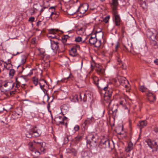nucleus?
I'll use <instances>...</instances> for the list:
<instances>
[{
    "mask_svg": "<svg viewBox=\"0 0 158 158\" xmlns=\"http://www.w3.org/2000/svg\"><path fill=\"white\" fill-rule=\"evenodd\" d=\"M94 82L99 88L103 89L106 91L104 95V101L108 104V106H109L112 100V94L113 89L111 88L108 89V85H107L106 86H99L98 85V82L99 79L97 77H94Z\"/></svg>",
    "mask_w": 158,
    "mask_h": 158,
    "instance_id": "obj_1",
    "label": "nucleus"
},
{
    "mask_svg": "<svg viewBox=\"0 0 158 158\" xmlns=\"http://www.w3.org/2000/svg\"><path fill=\"white\" fill-rule=\"evenodd\" d=\"M43 143L39 142L38 140L33 141V142L29 143V149L31 151L33 154H35L37 156L40 155V152L36 149V148L38 147L40 149L41 151L44 152V148L42 147Z\"/></svg>",
    "mask_w": 158,
    "mask_h": 158,
    "instance_id": "obj_2",
    "label": "nucleus"
},
{
    "mask_svg": "<svg viewBox=\"0 0 158 158\" xmlns=\"http://www.w3.org/2000/svg\"><path fill=\"white\" fill-rule=\"evenodd\" d=\"M114 143L109 139H102L98 145V147L101 148L110 149L112 150L114 148Z\"/></svg>",
    "mask_w": 158,
    "mask_h": 158,
    "instance_id": "obj_3",
    "label": "nucleus"
},
{
    "mask_svg": "<svg viewBox=\"0 0 158 158\" xmlns=\"http://www.w3.org/2000/svg\"><path fill=\"white\" fill-rule=\"evenodd\" d=\"M117 80L115 81L117 85H122L126 88L129 87V83L128 81L124 77L118 76L117 77Z\"/></svg>",
    "mask_w": 158,
    "mask_h": 158,
    "instance_id": "obj_4",
    "label": "nucleus"
},
{
    "mask_svg": "<svg viewBox=\"0 0 158 158\" xmlns=\"http://www.w3.org/2000/svg\"><path fill=\"white\" fill-rule=\"evenodd\" d=\"M91 139H87V145L89 148H95L97 145V142L98 139V136L97 135L90 136Z\"/></svg>",
    "mask_w": 158,
    "mask_h": 158,
    "instance_id": "obj_5",
    "label": "nucleus"
},
{
    "mask_svg": "<svg viewBox=\"0 0 158 158\" xmlns=\"http://www.w3.org/2000/svg\"><path fill=\"white\" fill-rule=\"evenodd\" d=\"M118 6H115L111 7L113 10L115 24L116 26H118L120 25L121 20L117 10Z\"/></svg>",
    "mask_w": 158,
    "mask_h": 158,
    "instance_id": "obj_6",
    "label": "nucleus"
},
{
    "mask_svg": "<svg viewBox=\"0 0 158 158\" xmlns=\"http://www.w3.org/2000/svg\"><path fill=\"white\" fill-rule=\"evenodd\" d=\"M148 146L152 149H153V151H157L158 149V140L157 141H152L150 139H148L145 141Z\"/></svg>",
    "mask_w": 158,
    "mask_h": 158,
    "instance_id": "obj_7",
    "label": "nucleus"
},
{
    "mask_svg": "<svg viewBox=\"0 0 158 158\" xmlns=\"http://www.w3.org/2000/svg\"><path fill=\"white\" fill-rule=\"evenodd\" d=\"M2 84L1 87L3 86L6 88V89L5 90V91L11 90L12 89L14 85V83L12 81H7L2 82Z\"/></svg>",
    "mask_w": 158,
    "mask_h": 158,
    "instance_id": "obj_8",
    "label": "nucleus"
},
{
    "mask_svg": "<svg viewBox=\"0 0 158 158\" xmlns=\"http://www.w3.org/2000/svg\"><path fill=\"white\" fill-rule=\"evenodd\" d=\"M88 7L89 5L87 3H84L82 6H80L73 14L79 11L80 13L84 14L87 10Z\"/></svg>",
    "mask_w": 158,
    "mask_h": 158,
    "instance_id": "obj_9",
    "label": "nucleus"
},
{
    "mask_svg": "<svg viewBox=\"0 0 158 158\" xmlns=\"http://www.w3.org/2000/svg\"><path fill=\"white\" fill-rule=\"evenodd\" d=\"M80 48L79 45H76L71 48V50L69 51L70 55L72 56H76L78 55L77 50H79Z\"/></svg>",
    "mask_w": 158,
    "mask_h": 158,
    "instance_id": "obj_10",
    "label": "nucleus"
},
{
    "mask_svg": "<svg viewBox=\"0 0 158 158\" xmlns=\"http://www.w3.org/2000/svg\"><path fill=\"white\" fill-rule=\"evenodd\" d=\"M100 33V35L101 36L102 38L103 36V33L101 31V30L100 31H96V34H95V36L94 37H93L91 36L89 40V43L91 44L94 45L95 43L97 42V38H96L97 35V34L98 33Z\"/></svg>",
    "mask_w": 158,
    "mask_h": 158,
    "instance_id": "obj_11",
    "label": "nucleus"
},
{
    "mask_svg": "<svg viewBox=\"0 0 158 158\" xmlns=\"http://www.w3.org/2000/svg\"><path fill=\"white\" fill-rule=\"evenodd\" d=\"M49 57L47 56L44 55L43 57V62H42V64H44V69H46L50 66V60L49 59Z\"/></svg>",
    "mask_w": 158,
    "mask_h": 158,
    "instance_id": "obj_12",
    "label": "nucleus"
},
{
    "mask_svg": "<svg viewBox=\"0 0 158 158\" xmlns=\"http://www.w3.org/2000/svg\"><path fill=\"white\" fill-rule=\"evenodd\" d=\"M69 108V105L68 104H64L61 107V113L63 115L68 113Z\"/></svg>",
    "mask_w": 158,
    "mask_h": 158,
    "instance_id": "obj_13",
    "label": "nucleus"
},
{
    "mask_svg": "<svg viewBox=\"0 0 158 158\" xmlns=\"http://www.w3.org/2000/svg\"><path fill=\"white\" fill-rule=\"evenodd\" d=\"M83 136L82 135H78L77 137L71 140V145L75 146L81 140Z\"/></svg>",
    "mask_w": 158,
    "mask_h": 158,
    "instance_id": "obj_14",
    "label": "nucleus"
},
{
    "mask_svg": "<svg viewBox=\"0 0 158 158\" xmlns=\"http://www.w3.org/2000/svg\"><path fill=\"white\" fill-rule=\"evenodd\" d=\"M96 71L97 73L100 76H103L105 74L104 69L102 66L99 64L96 65Z\"/></svg>",
    "mask_w": 158,
    "mask_h": 158,
    "instance_id": "obj_15",
    "label": "nucleus"
},
{
    "mask_svg": "<svg viewBox=\"0 0 158 158\" xmlns=\"http://www.w3.org/2000/svg\"><path fill=\"white\" fill-rule=\"evenodd\" d=\"M92 156V153L89 151H82L81 153L82 158H90Z\"/></svg>",
    "mask_w": 158,
    "mask_h": 158,
    "instance_id": "obj_16",
    "label": "nucleus"
},
{
    "mask_svg": "<svg viewBox=\"0 0 158 158\" xmlns=\"http://www.w3.org/2000/svg\"><path fill=\"white\" fill-rule=\"evenodd\" d=\"M50 41L52 49L54 51H56L59 48L58 42L52 40Z\"/></svg>",
    "mask_w": 158,
    "mask_h": 158,
    "instance_id": "obj_17",
    "label": "nucleus"
},
{
    "mask_svg": "<svg viewBox=\"0 0 158 158\" xmlns=\"http://www.w3.org/2000/svg\"><path fill=\"white\" fill-rule=\"evenodd\" d=\"M148 100L152 102H153L156 100V96L155 95L151 92H148L146 94Z\"/></svg>",
    "mask_w": 158,
    "mask_h": 158,
    "instance_id": "obj_18",
    "label": "nucleus"
},
{
    "mask_svg": "<svg viewBox=\"0 0 158 158\" xmlns=\"http://www.w3.org/2000/svg\"><path fill=\"white\" fill-rule=\"evenodd\" d=\"M123 46L127 52H131L133 49L132 44L130 42H129L128 41L127 43L124 45Z\"/></svg>",
    "mask_w": 158,
    "mask_h": 158,
    "instance_id": "obj_19",
    "label": "nucleus"
},
{
    "mask_svg": "<svg viewBox=\"0 0 158 158\" xmlns=\"http://www.w3.org/2000/svg\"><path fill=\"white\" fill-rule=\"evenodd\" d=\"M36 127H35L32 129V132L33 137H38L40 136L41 133L40 131V130L36 129Z\"/></svg>",
    "mask_w": 158,
    "mask_h": 158,
    "instance_id": "obj_20",
    "label": "nucleus"
},
{
    "mask_svg": "<svg viewBox=\"0 0 158 158\" xmlns=\"http://www.w3.org/2000/svg\"><path fill=\"white\" fill-rule=\"evenodd\" d=\"M80 100V101L85 102L87 100L86 94L85 93L83 92L79 94Z\"/></svg>",
    "mask_w": 158,
    "mask_h": 158,
    "instance_id": "obj_21",
    "label": "nucleus"
},
{
    "mask_svg": "<svg viewBox=\"0 0 158 158\" xmlns=\"http://www.w3.org/2000/svg\"><path fill=\"white\" fill-rule=\"evenodd\" d=\"M147 123V121L146 120L139 121L137 125L141 130L142 128L146 126Z\"/></svg>",
    "mask_w": 158,
    "mask_h": 158,
    "instance_id": "obj_22",
    "label": "nucleus"
},
{
    "mask_svg": "<svg viewBox=\"0 0 158 158\" xmlns=\"http://www.w3.org/2000/svg\"><path fill=\"white\" fill-rule=\"evenodd\" d=\"M39 83L40 88L43 89L45 86V84L47 82L44 80L42 79L39 80Z\"/></svg>",
    "mask_w": 158,
    "mask_h": 158,
    "instance_id": "obj_23",
    "label": "nucleus"
},
{
    "mask_svg": "<svg viewBox=\"0 0 158 158\" xmlns=\"http://www.w3.org/2000/svg\"><path fill=\"white\" fill-rule=\"evenodd\" d=\"M118 106L117 105H113L111 108V111L113 115H115L117 110Z\"/></svg>",
    "mask_w": 158,
    "mask_h": 158,
    "instance_id": "obj_24",
    "label": "nucleus"
},
{
    "mask_svg": "<svg viewBox=\"0 0 158 158\" xmlns=\"http://www.w3.org/2000/svg\"><path fill=\"white\" fill-rule=\"evenodd\" d=\"M59 13L58 12L54 13L53 12H52L50 17L51 19H52V18L55 19H57L59 17Z\"/></svg>",
    "mask_w": 158,
    "mask_h": 158,
    "instance_id": "obj_25",
    "label": "nucleus"
},
{
    "mask_svg": "<svg viewBox=\"0 0 158 158\" xmlns=\"http://www.w3.org/2000/svg\"><path fill=\"white\" fill-rule=\"evenodd\" d=\"M3 65L4 67L8 70L10 69V68H11L12 66L11 64H8L6 61L4 62Z\"/></svg>",
    "mask_w": 158,
    "mask_h": 158,
    "instance_id": "obj_26",
    "label": "nucleus"
},
{
    "mask_svg": "<svg viewBox=\"0 0 158 158\" xmlns=\"http://www.w3.org/2000/svg\"><path fill=\"white\" fill-rule=\"evenodd\" d=\"M133 148V144L132 143H129L128 145L127 148L126 149L127 152H129Z\"/></svg>",
    "mask_w": 158,
    "mask_h": 158,
    "instance_id": "obj_27",
    "label": "nucleus"
},
{
    "mask_svg": "<svg viewBox=\"0 0 158 158\" xmlns=\"http://www.w3.org/2000/svg\"><path fill=\"white\" fill-rule=\"evenodd\" d=\"M112 3L110 4L111 7L118 6V0H112Z\"/></svg>",
    "mask_w": 158,
    "mask_h": 158,
    "instance_id": "obj_28",
    "label": "nucleus"
},
{
    "mask_svg": "<svg viewBox=\"0 0 158 158\" xmlns=\"http://www.w3.org/2000/svg\"><path fill=\"white\" fill-rule=\"evenodd\" d=\"M149 33L151 34H152V35H149V37H150L152 40L153 41H155V40L156 39V36L152 32H150Z\"/></svg>",
    "mask_w": 158,
    "mask_h": 158,
    "instance_id": "obj_29",
    "label": "nucleus"
},
{
    "mask_svg": "<svg viewBox=\"0 0 158 158\" xmlns=\"http://www.w3.org/2000/svg\"><path fill=\"white\" fill-rule=\"evenodd\" d=\"M19 80L21 82H23L24 81H26L27 78L25 76H21L18 77Z\"/></svg>",
    "mask_w": 158,
    "mask_h": 158,
    "instance_id": "obj_30",
    "label": "nucleus"
},
{
    "mask_svg": "<svg viewBox=\"0 0 158 158\" xmlns=\"http://www.w3.org/2000/svg\"><path fill=\"white\" fill-rule=\"evenodd\" d=\"M69 36L68 35H65L63 36L62 38V41L64 43L66 42L67 40L69 38Z\"/></svg>",
    "mask_w": 158,
    "mask_h": 158,
    "instance_id": "obj_31",
    "label": "nucleus"
},
{
    "mask_svg": "<svg viewBox=\"0 0 158 158\" xmlns=\"http://www.w3.org/2000/svg\"><path fill=\"white\" fill-rule=\"evenodd\" d=\"M26 135L28 138H31L33 136L32 130L30 131L27 132L26 134Z\"/></svg>",
    "mask_w": 158,
    "mask_h": 158,
    "instance_id": "obj_32",
    "label": "nucleus"
},
{
    "mask_svg": "<svg viewBox=\"0 0 158 158\" xmlns=\"http://www.w3.org/2000/svg\"><path fill=\"white\" fill-rule=\"evenodd\" d=\"M71 136H67L66 137H65L64 138V143L65 144L67 143L68 142L69 140H70V138H71Z\"/></svg>",
    "mask_w": 158,
    "mask_h": 158,
    "instance_id": "obj_33",
    "label": "nucleus"
},
{
    "mask_svg": "<svg viewBox=\"0 0 158 158\" xmlns=\"http://www.w3.org/2000/svg\"><path fill=\"white\" fill-rule=\"evenodd\" d=\"M101 44V40H97V42L95 43L94 45L95 47H100Z\"/></svg>",
    "mask_w": 158,
    "mask_h": 158,
    "instance_id": "obj_34",
    "label": "nucleus"
},
{
    "mask_svg": "<svg viewBox=\"0 0 158 158\" xmlns=\"http://www.w3.org/2000/svg\"><path fill=\"white\" fill-rule=\"evenodd\" d=\"M58 31V29L55 30L54 29H52L50 30L49 32L50 34L54 35L55 34H56Z\"/></svg>",
    "mask_w": 158,
    "mask_h": 158,
    "instance_id": "obj_35",
    "label": "nucleus"
},
{
    "mask_svg": "<svg viewBox=\"0 0 158 158\" xmlns=\"http://www.w3.org/2000/svg\"><path fill=\"white\" fill-rule=\"evenodd\" d=\"M139 90L142 92H144L146 91L147 88L144 87L143 86H141L139 88Z\"/></svg>",
    "mask_w": 158,
    "mask_h": 158,
    "instance_id": "obj_36",
    "label": "nucleus"
},
{
    "mask_svg": "<svg viewBox=\"0 0 158 158\" xmlns=\"http://www.w3.org/2000/svg\"><path fill=\"white\" fill-rule=\"evenodd\" d=\"M75 41L77 42H80L82 41V38L80 36H77L75 38Z\"/></svg>",
    "mask_w": 158,
    "mask_h": 158,
    "instance_id": "obj_37",
    "label": "nucleus"
},
{
    "mask_svg": "<svg viewBox=\"0 0 158 158\" xmlns=\"http://www.w3.org/2000/svg\"><path fill=\"white\" fill-rule=\"evenodd\" d=\"M33 81L34 84L36 86L38 83V81L37 78H36L35 77H33L32 79Z\"/></svg>",
    "mask_w": 158,
    "mask_h": 158,
    "instance_id": "obj_38",
    "label": "nucleus"
},
{
    "mask_svg": "<svg viewBox=\"0 0 158 158\" xmlns=\"http://www.w3.org/2000/svg\"><path fill=\"white\" fill-rule=\"evenodd\" d=\"M71 78H72L71 76H70V75L68 77L66 78H64L62 79L61 80V81L62 82H66L68 81V80L69 79H70Z\"/></svg>",
    "mask_w": 158,
    "mask_h": 158,
    "instance_id": "obj_39",
    "label": "nucleus"
},
{
    "mask_svg": "<svg viewBox=\"0 0 158 158\" xmlns=\"http://www.w3.org/2000/svg\"><path fill=\"white\" fill-rule=\"evenodd\" d=\"M47 9V7L46 6H43L42 7L40 10V14L38 15H41L42 13L45 10Z\"/></svg>",
    "mask_w": 158,
    "mask_h": 158,
    "instance_id": "obj_40",
    "label": "nucleus"
},
{
    "mask_svg": "<svg viewBox=\"0 0 158 158\" xmlns=\"http://www.w3.org/2000/svg\"><path fill=\"white\" fill-rule=\"evenodd\" d=\"M15 71L14 69H11L9 71V75L13 76L15 74Z\"/></svg>",
    "mask_w": 158,
    "mask_h": 158,
    "instance_id": "obj_41",
    "label": "nucleus"
},
{
    "mask_svg": "<svg viewBox=\"0 0 158 158\" xmlns=\"http://www.w3.org/2000/svg\"><path fill=\"white\" fill-rule=\"evenodd\" d=\"M69 153H73L74 155H75L77 153V151L74 149H71L69 150Z\"/></svg>",
    "mask_w": 158,
    "mask_h": 158,
    "instance_id": "obj_42",
    "label": "nucleus"
},
{
    "mask_svg": "<svg viewBox=\"0 0 158 158\" xmlns=\"http://www.w3.org/2000/svg\"><path fill=\"white\" fill-rule=\"evenodd\" d=\"M110 18L109 15H108L106 16L105 18L103 19V21L105 23H107L108 22V20Z\"/></svg>",
    "mask_w": 158,
    "mask_h": 158,
    "instance_id": "obj_43",
    "label": "nucleus"
},
{
    "mask_svg": "<svg viewBox=\"0 0 158 158\" xmlns=\"http://www.w3.org/2000/svg\"><path fill=\"white\" fill-rule=\"evenodd\" d=\"M118 64H119V65H120V64L121 65V66H119V67H122V66H123V64L122 63V61H121V59L120 58H118Z\"/></svg>",
    "mask_w": 158,
    "mask_h": 158,
    "instance_id": "obj_44",
    "label": "nucleus"
},
{
    "mask_svg": "<svg viewBox=\"0 0 158 158\" xmlns=\"http://www.w3.org/2000/svg\"><path fill=\"white\" fill-rule=\"evenodd\" d=\"M94 119V118H93V117L92 116L91 118H87L86 120L87 121H88L89 123H91L92 122H93V120Z\"/></svg>",
    "mask_w": 158,
    "mask_h": 158,
    "instance_id": "obj_45",
    "label": "nucleus"
},
{
    "mask_svg": "<svg viewBox=\"0 0 158 158\" xmlns=\"http://www.w3.org/2000/svg\"><path fill=\"white\" fill-rule=\"evenodd\" d=\"M80 128L79 126L78 125H76L74 128V130L75 131H78Z\"/></svg>",
    "mask_w": 158,
    "mask_h": 158,
    "instance_id": "obj_46",
    "label": "nucleus"
},
{
    "mask_svg": "<svg viewBox=\"0 0 158 158\" xmlns=\"http://www.w3.org/2000/svg\"><path fill=\"white\" fill-rule=\"evenodd\" d=\"M59 123L61 125H65L66 127H67V123L66 122L65 123L64 122V121L63 120L62 121H59Z\"/></svg>",
    "mask_w": 158,
    "mask_h": 158,
    "instance_id": "obj_47",
    "label": "nucleus"
},
{
    "mask_svg": "<svg viewBox=\"0 0 158 158\" xmlns=\"http://www.w3.org/2000/svg\"><path fill=\"white\" fill-rule=\"evenodd\" d=\"M91 123L88 121L85 120L84 122V124H85V126H86L87 125Z\"/></svg>",
    "mask_w": 158,
    "mask_h": 158,
    "instance_id": "obj_48",
    "label": "nucleus"
},
{
    "mask_svg": "<svg viewBox=\"0 0 158 158\" xmlns=\"http://www.w3.org/2000/svg\"><path fill=\"white\" fill-rule=\"evenodd\" d=\"M35 19V18L34 17H31L29 18L28 21H31V22H33L34 21Z\"/></svg>",
    "mask_w": 158,
    "mask_h": 158,
    "instance_id": "obj_49",
    "label": "nucleus"
},
{
    "mask_svg": "<svg viewBox=\"0 0 158 158\" xmlns=\"http://www.w3.org/2000/svg\"><path fill=\"white\" fill-rule=\"evenodd\" d=\"M52 35V34H50V33L48 35V37H52V38H56V36H52V35Z\"/></svg>",
    "mask_w": 158,
    "mask_h": 158,
    "instance_id": "obj_50",
    "label": "nucleus"
},
{
    "mask_svg": "<svg viewBox=\"0 0 158 158\" xmlns=\"http://www.w3.org/2000/svg\"><path fill=\"white\" fill-rule=\"evenodd\" d=\"M4 62H5V61H4L2 60H0V66H2V64L3 63H4Z\"/></svg>",
    "mask_w": 158,
    "mask_h": 158,
    "instance_id": "obj_51",
    "label": "nucleus"
},
{
    "mask_svg": "<svg viewBox=\"0 0 158 158\" xmlns=\"http://www.w3.org/2000/svg\"><path fill=\"white\" fill-rule=\"evenodd\" d=\"M8 64H11V62L10 59H8L7 61H6Z\"/></svg>",
    "mask_w": 158,
    "mask_h": 158,
    "instance_id": "obj_52",
    "label": "nucleus"
},
{
    "mask_svg": "<svg viewBox=\"0 0 158 158\" xmlns=\"http://www.w3.org/2000/svg\"><path fill=\"white\" fill-rule=\"evenodd\" d=\"M41 21H39L37 23V26L38 27L41 24Z\"/></svg>",
    "mask_w": 158,
    "mask_h": 158,
    "instance_id": "obj_53",
    "label": "nucleus"
},
{
    "mask_svg": "<svg viewBox=\"0 0 158 158\" xmlns=\"http://www.w3.org/2000/svg\"><path fill=\"white\" fill-rule=\"evenodd\" d=\"M35 11L34 10H32V11L31 12V15H34L35 13Z\"/></svg>",
    "mask_w": 158,
    "mask_h": 158,
    "instance_id": "obj_54",
    "label": "nucleus"
},
{
    "mask_svg": "<svg viewBox=\"0 0 158 158\" xmlns=\"http://www.w3.org/2000/svg\"><path fill=\"white\" fill-rule=\"evenodd\" d=\"M22 63V64H24L25 62L26 61V59L25 58H23L21 60Z\"/></svg>",
    "mask_w": 158,
    "mask_h": 158,
    "instance_id": "obj_55",
    "label": "nucleus"
},
{
    "mask_svg": "<svg viewBox=\"0 0 158 158\" xmlns=\"http://www.w3.org/2000/svg\"><path fill=\"white\" fill-rule=\"evenodd\" d=\"M154 62L156 65H158V59L155 60L154 61Z\"/></svg>",
    "mask_w": 158,
    "mask_h": 158,
    "instance_id": "obj_56",
    "label": "nucleus"
},
{
    "mask_svg": "<svg viewBox=\"0 0 158 158\" xmlns=\"http://www.w3.org/2000/svg\"><path fill=\"white\" fill-rule=\"evenodd\" d=\"M124 102L123 101H121L119 102V104L122 105H123L124 103Z\"/></svg>",
    "mask_w": 158,
    "mask_h": 158,
    "instance_id": "obj_57",
    "label": "nucleus"
},
{
    "mask_svg": "<svg viewBox=\"0 0 158 158\" xmlns=\"http://www.w3.org/2000/svg\"><path fill=\"white\" fill-rule=\"evenodd\" d=\"M75 98L77 99V101H79V99L78 98V96L77 95H75Z\"/></svg>",
    "mask_w": 158,
    "mask_h": 158,
    "instance_id": "obj_58",
    "label": "nucleus"
},
{
    "mask_svg": "<svg viewBox=\"0 0 158 158\" xmlns=\"http://www.w3.org/2000/svg\"><path fill=\"white\" fill-rule=\"evenodd\" d=\"M33 74V72L32 70L30 71V73L28 74V75H31Z\"/></svg>",
    "mask_w": 158,
    "mask_h": 158,
    "instance_id": "obj_59",
    "label": "nucleus"
},
{
    "mask_svg": "<svg viewBox=\"0 0 158 158\" xmlns=\"http://www.w3.org/2000/svg\"><path fill=\"white\" fill-rule=\"evenodd\" d=\"M67 118L66 117H64L63 118H62V120L64 121L66 120L67 119Z\"/></svg>",
    "mask_w": 158,
    "mask_h": 158,
    "instance_id": "obj_60",
    "label": "nucleus"
},
{
    "mask_svg": "<svg viewBox=\"0 0 158 158\" xmlns=\"http://www.w3.org/2000/svg\"><path fill=\"white\" fill-rule=\"evenodd\" d=\"M51 9H53L54 10H55V7L52 6V7H50L49 9V10H51Z\"/></svg>",
    "mask_w": 158,
    "mask_h": 158,
    "instance_id": "obj_61",
    "label": "nucleus"
},
{
    "mask_svg": "<svg viewBox=\"0 0 158 158\" xmlns=\"http://www.w3.org/2000/svg\"><path fill=\"white\" fill-rule=\"evenodd\" d=\"M103 158H109V157L107 156H104L103 157Z\"/></svg>",
    "mask_w": 158,
    "mask_h": 158,
    "instance_id": "obj_62",
    "label": "nucleus"
},
{
    "mask_svg": "<svg viewBox=\"0 0 158 158\" xmlns=\"http://www.w3.org/2000/svg\"><path fill=\"white\" fill-rule=\"evenodd\" d=\"M155 131L156 132H158V129H156V128H155Z\"/></svg>",
    "mask_w": 158,
    "mask_h": 158,
    "instance_id": "obj_63",
    "label": "nucleus"
},
{
    "mask_svg": "<svg viewBox=\"0 0 158 158\" xmlns=\"http://www.w3.org/2000/svg\"><path fill=\"white\" fill-rule=\"evenodd\" d=\"M18 78H16V81L17 82V83H20V82L18 81Z\"/></svg>",
    "mask_w": 158,
    "mask_h": 158,
    "instance_id": "obj_64",
    "label": "nucleus"
}]
</instances>
